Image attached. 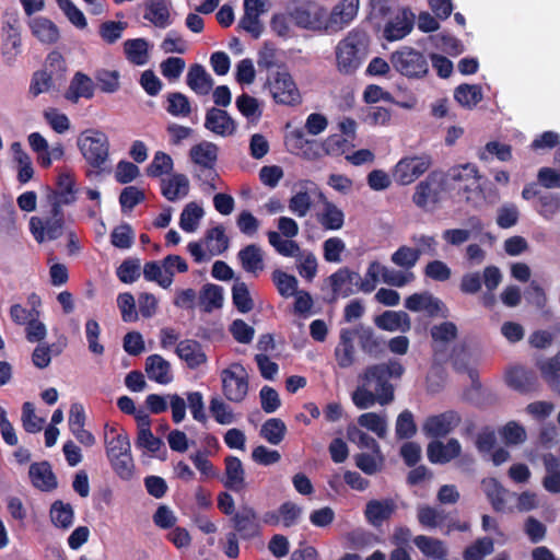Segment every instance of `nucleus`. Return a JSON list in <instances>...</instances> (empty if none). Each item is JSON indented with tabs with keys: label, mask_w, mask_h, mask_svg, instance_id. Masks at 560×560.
<instances>
[{
	"label": "nucleus",
	"mask_w": 560,
	"mask_h": 560,
	"mask_svg": "<svg viewBox=\"0 0 560 560\" xmlns=\"http://www.w3.org/2000/svg\"><path fill=\"white\" fill-rule=\"evenodd\" d=\"M108 462L113 471L119 479L129 481L133 478L136 472V465L131 453L124 456L121 455L114 457L108 459Z\"/></svg>",
	"instance_id": "nucleus-57"
},
{
	"label": "nucleus",
	"mask_w": 560,
	"mask_h": 560,
	"mask_svg": "<svg viewBox=\"0 0 560 560\" xmlns=\"http://www.w3.org/2000/svg\"><path fill=\"white\" fill-rule=\"evenodd\" d=\"M21 24L19 18H14L7 22V26H2V32L7 33V39L2 43V55H11L8 61H11L20 52L21 47Z\"/></svg>",
	"instance_id": "nucleus-42"
},
{
	"label": "nucleus",
	"mask_w": 560,
	"mask_h": 560,
	"mask_svg": "<svg viewBox=\"0 0 560 560\" xmlns=\"http://www.w3.org/2000/svg\"><path fill=\"white\" fill-rule=\"evenodd\" d=\"M358 423L375 433L380 439H384L387 433V423L384 417L375 412H366L358 418Z\"/></svg>",
	"instance_id": "nucleus-63"
},
{
	"label": "nucleus",
	"mask_w": 560,
	"mask_h": 560,
	"mask_svg": "<svg viewBox=\"0 0 560 560\" xmlns=\"http://www.w3.org/2000/svg\"><path fill=\"white\" fill-rule=\"evenodd\" d=\"M360 0H341L329 16L326 15V30L339 31L348 25L358 14Z\"/></svg>",
	"instance_id": "nucleus-20"
},
{
	"label": "nucleus",
	"mask_w": 560,
	"mask_h": 560,
	"mask_svg": "<svg viewBox=\"0 0 560 560\" xmlns=\"http://www.w3.org/2000/svg\"><path fill=\"white\" fill-rule=\"evenodd\" d=\"M199 305L202 312L211 313L223 305V289L213 283L205 284L199 292Z\"/></svg>",
	"instance_id": "nucleus-43"
},
{
	"label": "nucleus",
	"mask_w": 560,
	"mask_h": 560,
	"mask_svg": "<svg viewBox=\"0 0 560 560\" xmlns=\"http://www.w3.org/2000/svg\"><path fill=\"white\" fill-rule=\"evenodd\" d=\"M499 434L506 445H518L526 441V431L516 421H509L500 430Z\"/></svg>",
	"instance_id": "nucleus-62"
},
{
	"label": "nucleus",
	"mask_w": 560,
	"mask_h": 560,
	"mask_svg": "<svg viewBox=\"0 0 560 560\" xmlns=\"http://www.w3.org/2000/svg\"><path fill=\"white\" fill-rule=\"evenodd\" d=\"M145 372L151 381L166 385L172 382L171 365L160 354H151L145 360Z\"/></svg>",
	"instance_id": "nucleus-35"
},
{
	"label": "nucleus",
	"mask_w": 560,
	"mask_h": 560,
	"mask_svg": "<svg viewBox=\"0 0 560 560\" xmlns=\"http://www.w3.org/2000/svg\"><path fill=\"white\" fill-rule=\"evenodd\" d=\"M455 101L463 107L472 108L482 101V90L478 84H459L454 91Z\"/></svg>",
	"instance_id": "nucleus-46"
},
{
	"label": "nucleus",
	"mask_w": 560,
	"mask_h": 560,
	"mask_svg": "<svg viewBox=\"0 0 560 560\" xmlns=\"http://www.w3.org/2000/svg\"><path fill=\"white\" fill-rule=\"evenodd\" d=\"M360 0H341L329 16L326 15V30L339 31L348 25L358 14Z\"/></svg>",
	"instance_id": "nucleus-18"
},
{
	"label": "nucleus",
	"mask_w": 560,
	"mask_h": 560,
	"mask_svg": "<svg viewBox=\"0 0 560 560\" xmlns=\"http://www.w3.org/2000/svg\"><path fill=\"white\" fill-rule=\"evenodd\" d=\"M405 372L402 364L396 360L368 366L361 375L363 386L372 387L378 395V404L388 405L395 398V389L389 380L400 378Z\"/></svg>",
	"instance_id": "nucleus-2"
},
{
	"label": "nucleus",
	"mask_w": 560,
	"mask_h": 560,
	"mask_svg": "<svg viewBox=\"0 0 560 560\" xmlns=\"http://www.w3.org/2000/svg\"><path fill=\"white\" fill-rule=\"evenodd\" d=\"M205 127L211 132L222 137L231 136L236 130L234 119L226 110L217 107L207 110Z\"/></svg>",
	"instance_id": "nucleus-27"
},
{
	"label": "nucleus",
	"mask_w": 560,
	"mask_h": 560,
	"mask_svg": "<svg viewBox=\"0 0 560 560\" xmlns=\"http://www.w3.org/2000/svg\"><path fill=\"white\" fill-rule=\"evenodd\" d=\"M446 178L457 184L458 190L465 192L480 189L478 167L472 163L453 166L446 173Z\"/></svg>",
	"instance_id": "nucleus-15"
},
{
	"label": "nucleus",
	"mask_w": 560,
	"mask_h": 560,
	"mask_svg": "<svg viewBox=\"0 0 560 560\" xmlns=\"http://www.w3.org/2000/svg\"><path fill=\"white\" fill-rule=\"evenodd\" d=\"M271 279L281 296L289 298L296 293L299 282L293 275H289L281 269H275Z\"/></svg>",
	"instance_id": "nucleus-54"
},
{
	"label": "nucleus",
	"mask_w": 560,
	"mask_h": 560,
	"mask_svg": "<svg viewBox=\"0 0 560 560\" xmlns=\"http://www.w3.org/2000/svg\"><path fill=\"white\" fill-rule=\"evenodd\" d=\"M494 550V541L490 537L476 539L467 546L463 552L464 560H483L485 557L491 555Z\"/></svg>",
	"instance_id": "nucleus-52"
},
{
	"label": "nucleus",
	"mask_w": 560,
	"mask_h": 560,
	"mask_svg": "<svg viewBox=\"0 0 560 560\" xmlns=\"http://www.w3.org/2000/svg\"><path fill=\"white\" fill-rule=\"evenodd\" d=\"M232 302L235 308L243 314H246L254 308V301L250 296L247 284L238 279L232 287Z\"/></svg>",
	"instance_id": "nucleus-51"
},
{
	"label": "nucleus",
	"mask_w": 560,
	"mask_h": 560,
	"mask_svg": "<svg viewBox=\"0 0 560 560\" xmlns=\"http://www.w3.org/2000/svg\"><path fill=\"white\" fill-rule=\"evenodd\" d=\"M231 524L236 536L243 540H252L260 537L262 527L256 510L244 504L231 517Z\"/></svg>",
	"instance_id": "nucleus-10"
},
{
	"label": "nucleus",
	"mask_w": 560,
	"mask_h": 560,
	"mask_svg": "<svg viewBox=\"0 0 560 560\" xmlns=\"http://www.w3.org/2000/svg\"><path fill=\"white\" fill-rule=\"evenodd\" d=\"M413 544L421 553L432 559H441L448 557V550L444 541L425 535H418L413 538Z\"/></svg>",
	"instance_id": "nucleus-39"
},
{
	"label": "nucleus",
	"mask_w": 560,
	"mask_h": 560,
	"mask_svg": "<svg viewBox=\"0 0 560 560\" xmlns=\"http://www.w3.org/2000/svg\"><path fill=\"white\" fill-rule=\"evenodd\" d=\"M177 355L186 362L189 369H197L207 361L201 345L192 339H185L176 347Z\"/></svg>",
	"instance_id": "nucleus-33"
},
{
	"label": "nucleus",
	"mask_w": 560,
	"mask_h": 560,
	"mask_svg": "<svg viewBox=\"0 0 560 560\" xmlns=\"http://www.w3.org/2000/svg\"><path fill=\"white\" fill-rule=\"evenodd\" d=\"M395 433L398 440H409L416 435L417 424L410 410L405 409L398 415L395 424Z\"/></svg>",
	"instance_id": "nucleus-58"
},
{
	"label": "nucleus",
	"mask_w": 560,
	"mask_h": 560,
	"mask_svg": "<svg viewBox=\"0 0 560 560\" xmlns=\"http://www.w3.org/2000/svg\"><path fill=\"white\" fill-rule=\"evenodd\" d=\"M267 85L277 104L285 106H296L301 104V93L292 75L285 69L271 72L268 75Z\"/></svg>",
	"instance_id": "nucleus-6"
},
{
	"label": "nucleus",
	"mask_w": 560,
	"mask_h": 560,
	"mask_svg": "<svg viewBox=\"0 0 560 560\" xmlns=\"http://www.w3.org/2000/svg\"><path fill=\"white\" fill-rule=\"evenodd\" d=\"M28 476L32 485L40 491L50 492L58 487L57 477L47 460L31 464Z\"/></svg>",
	"instance_id": "nucleus-25"
},
{
	"label": "nucleus",
	"mask_w": 560,
	"mask_h": 560,
	"mask_svg": "<svg viewBox=\"0 0 560 560\" xmlns=\"http://www.w3.org/2000/svg\"><path fill=\"white\" fill-rule=\"evenodd\" d=\"M127 59L133 65H144L148 61V42L144 38L127 39L124 43Z\"/></svg>",
	"instance_id": "nucleus-50"
},
{
	"label": "nucleus",
	"mask_w": 560,
	"mask_h": 560,
	"mask_svg": "<svg viewBox=\"0 0 560 560\" xmlns=\"http://www.w3.org/2000/svg\"><path fill=\"white\" fill-rule=\"evenodd\" d=\"M166 112L174 117H186L191 112L189 98L180 92L167 94Z\"/></svg>",
	"instance_id": "nucleus-60"
},
{
	"label": "nucleus",
	"mask_w": 560,
	"mask_h": 560,
	"mask_svg": "<svg viewBox=\"0 0 560 560\" xmlns=\"http://www.w3.org/2000/svg\"><path fill=\"white\" fill-rule=\"evenodd\" d=\"M429 154L405 156L400 159L393 170V178L399 185H409L416 182L431 166Z\"/></svg>",
	"instance_id": "nucleus-8"
},
{
	"label": "nucleus",
	"mask_w": 560,
	"mask_h": 560,
	"mask_svg": "<svg viewBox=\"0 0 560 560\" xmlns=\"http://www.w3.org/2000/svg\"><path fill=\"white\" fill-rule=\"evenodd\" d=\"M51 523L62 529H68L72 526L74 521V511L70 503H65L61 500H56L49 510Z\"/></svg>",
	"instance_id": "nucleus-44"
},
{
	"label": "nucleus",
	"mask_w": 560,
	"mask_h": 560,
	"mask_svg": "<svg viewBox=\"0 0 560 560\" xmlns=\"http://www.w3.org/2000/svg\"><path fill=\"white\" fill-rule=\"evenodd\" d=\"M370 37L361 28L351 30L336 46L337 70L345 75H352L368 58Z\"/></svg>",
	"instance_id": "nucleus-1"
},
{
	"label": "nucleus",
	"mask_w": 560,
	"mask_h": 560,
	"mask_svg": "<svg viewBox=\"0 0 560 560\" xmlns=\"http://www.w3.org/2000/svg\"><path fill=\"white\" fill-rule=\"evenodd\" d=\"M537 368L549 387L556 389L560 383V351L552 358L538 362Z\"/></svg>",
	"instance_id": "nucleus-49"
},
{
	"label": "nucleus",
	"mask_w": 560,
	"mask_h": 560,
	"mask_svg": "<svg viewBox=\"0 0 560 560\" xmlns=\"http://www.w3.org/2000/svg\"><path fill=\"white\" fill-rule=\"evenodd\" d=\"M188 191L189 180L184 174H173L170 178L161 180V192L168 201L185 197Z\"/></svg>",
	"instance_id": "nucleus-38"
},
{
	"label": "nucleus",
	"mask_w": 560,
	"mask_h": 560,
	"mask_svg": "<svg viewBox=\"0 0 560 560\" xmlns=\"http://www.w3.org/2000/svg\"><path fill=\"white\" fill-rule=\"evenodd\" d=\"M189 158L199 167L215 165L218 160V147L212 142L202 141L191 147Z\"/></svg>",
	"instance_id": "nucleus-41"
},
{
	"label": "nucleus",
	"mask_w": 560,
	"mask_h": 560,
	"mask_svg": "<svg viewBox=\"0 0 560 560\" xmlns=\"http://www.w3.org/2000/svg\"><path fill=\"white\" fill-rule=\"evenodd\" d=\"M482 490L497 513H513L516 493L504 488L503 485L493 477L481 480Z\"/></svg>",
	"instance_id": "nucleus-11"
},
{
	"label": "nucleus",
	"mask_w": 560,
	"mask_h": 560,
	"mask_svg": "<svg viewBox=\"0 0 560 560\" xmlns=\"http://www.w3.org/2000/svg\"><path fill=\"white\" fill-rule=\"evenodd\" d=\"M462 446L458 440L450 439L446 444L440 441L430 442L428 445V458L433 464H445L458 457Z\"/></svg>",
	"instance_id": "nucleus-30"
},
{
	"label": "nucleus",
	"mask_w": 560,
	"mask_h": 560,
	"mask_svg": "<svg viewBox=\"0 0 560 560\" xmlns=\"http://www.w3.org/2000/svg\"><path fill=\"white\" fill-rule=\"evenodd\" d=\"M396 510L397 505L393 499H372L365 504L364 517L373 527H381L392 518Z\"/></svg>",
	"instance_id": "nucleus-22"
},
{
	"label": "nucleus",
	"mask_w": 560,
	"mask_h": 560,
	"mask_svg": "<svg viewBox=\"0 0 560 560\" xmlns=\"http://www.w3.org/2000/svg\"><path fill=\"white\" fill-rule=\"evenodd\" d=\"M413 26V13L408 9H402L393 19L387 21L383 28V37L387 42L400 40L411 33Z\"/></svg>",
	"instance_id": "nucleus-16"
},
{
	"label": "nucleus",
	"mask_w": 560,
	"mask_h": 560,
	"mask_svg": "<svg viewBox=\"0 0 560 560\" xmlns=\"http://www.w3.org/2000/svg\"><path fill=\"white\" fill-rule=\"evenodd\" d=\"M442 190V175L438 172H431L425 179L416 186L412 201L419 208H427L429 205H435L440 201Z\"/></svg>",
	"instance_id": "nucleus-12"
},
{
	"label": "nucleus",
	"mask_w": 560,
	"mask_h": 560,
	"mask_svg": "<svg viewBox=\"0 0 560 560\" xmlns=\"http://www.w3.org/2000/svg\"><path fill=\"white\" fill-rule=\"evenodd\" d=\"M285 144L291 153L303 154L311 158L312 148L316 142L314 140L306 139L302 129H295L287 136Z\"/></svg>",
	"instance_id": "nucleus-48"
},
{
	"label": "nucleus",
	"mask_w": 560,
	"mask_h": 560,
	"mask_svg": "<svg viewBox=\"0 0 560 560\" xmlns=\"http://www.w3.org/2000/svg\"><path fill=\"white\" fill-rule=\"evenodd\" d=\"M325 230H340L345 222L343 212L332 202H325L323 212L317 218Z\"/></svg>",
	"instance_id": "nucleus-47"
},
{
	"label": "nucleus",
	"mask_w": 560,
	"mask_h": 560,
	"mask_svg": "<svg viewBox=\"0 0 560 560\" xmlns=\"http://www.w3.org/2000/svg\"><path fill=\"white\" fill-rule=\"evenodd\" d=\"M173 160L171 155L163 151H158L154 154L152 162L147 167V175L149 177H161L164 174H170L173 170Z\"/></svg>",
	"instance_id": "nucleus-61"
},
{
	"label": "nucleus",
	"mask_w": 560,
	"mask_h": 560,
	"mask_svg": "<svg viewBox=\"0 0 560 560\" xmlns=\"http://www.w3.org/2000/svg\"><path fill=\"white\" fill-rule=\"evenodd\" d=\"M94 90L93 80L83 72H77L66 92V98L73 103H77L81 97L91 100L94 96Z\"/></svg>",
	"instance_id": "nucleus-34"
},
{
	"label": "nucleus",
	"mask_w": 560,
	"mask_h": 560,
	"mask_svg": "<svg viewBox=\"0 0 560 560\" xmlns=\"http://www.w3.org/2000/svg\"><path fill=\"white\" fill-rule=\"evenodd\" d=\"M360 0H341L329 16L326 15V30L339 31L348 25L358 14Z\"/></svg>",
	"instance_id": "nucleus-19"
},
{
	"label": "nucleus",
	"mask_w": 560,
	"mask_h": 560,
	"mask_svg": "<svg viewBox=\"0 0 560 560\" xmlns=\"http://www.w3.org/2000/svg\"><path fill=\"white\" fill-rule=\"evenodd\" d=\"M202 215L203 209L196 202L187 203L180 213V229L188 233L195 232Z\"/></svg>",
	"instance_id": "nucleus-56"
},
{
	"label": "nucleus",
	"mask_w": 560,
	"mask_h": 560,
	"mask_svg": "<svg viewBox=\"0 0 560 560\" xmlns=\"http://www.w3.org/2000/svg\"><path fill=\"white\" fill-rule=\"evenodd\" d=\"M264 0H244V14L238 22V27L246 31L255 39L259 38L264 25L259 19L264 13Z\"/></svg>",
	"instance_id": "nucleus-17"
},
{
	"label": "nucleus",
	"mask_w": 560,
	"mask_h": 560,
	"mask_svg": "<svg viewBox=\"0 0 560 560\" xmlns=\"http://www.w3.org/2000/svg\"><path fill=\"white\" fill-rule=\"evenodd\" d=\"M79 149L86 163L97 171H103L109 156L107 136L98 130H88L78 140Z\"/></svg>",
	"instance_id": "nucleus-3"
},
{
	"label": "nucleus",
	"mask_w": 560,
	"mask_h": 560,
	"mask_svg": "<svg viewBox=\"0 0 560 560\" xmlns=\"http://www.w3.org/2000/svg\"><path fill=\"white\" fill-rule=\"evenodd\" d=\"M32 34L44 44H55L59 39L57 25L47 18H34L30 22Z\"/></svg>",
	"instance_id": "nucleus-40"
},
{
	"label": "nucleus",
	"mask_w": 560,
	"mask_h": 560,
	"mask_svg": "<svg viewBox=\"0 0 560 560\" xmlns=\"http://www.w3.org/2000/svg\"><path fill=\"white\" fill-rule=\"evenodd\" d=\"M14 161L18 164V180L20 184L28 183L34 176V167L30 155L23 150L20 142L11 145Z\"/></svg>",
	"instance_id": "nucleus-45"
},
{
	"label": "nucleus",
	"mask_w": 560,
	"mask_h": 560,
	"mask_svg": "<svg viewBox=\"0 0 560 560\" xmlns=\"http://www.w3.org/2000/svg\"><path fill=\"white\" fill-rule=\"evenodd\" d=\"M104 444L107 459L131 453L130 441L125 430L108 423L104 427Z\"/></svg>",
	"instance_id": "nucleus-21"
},
{
	"label": "nucleus",
	"mask_w": 560,
	"mask_h": 560,
	"mask_svg": "<svg viewBox=\"0 0 560 560\" xmlns=\"http://www.w3.org/2000/svg\"><path fill=\"white\" fill-rule=\"evenodd\" d=\"M405 307L411 312L424 311L428 316L447 317L448 310L445 304L430 292L413 293L406 298Z\"/></svg>",
	"instance_id": "nucleus-14"
},
{
	"label": "nucleus",
	"mask_w": 560,
	"mask_h": 560,
	"mask_svg": "<svg viewBox=\"0 0 560 560\" xmlns=\"http://www.w3.org/2000/svg\"><path fill=\"white\" fill-rule=\"evenodd\" d=\"M222 393L231 401L240 404L248 394V374L245 368L235 363L221 372Z\"/></svg>",
	"instance_id": "nucleus-7"
},
{
	"label": "nucleus",
	"mask_w": 560,
	"mask_h": 560,
	"mask_svg": "<svg viewBox=\"0 0 560 560\" xmlns=\"http://www.w3.org/2000/svg\"><path fill=\"white\" fill-rule=\"evenodd\" d=\"M505 382L511 388L522 394L533 393L538 388L536 372L523 366L511 368L506 372Z\"/></svg>",
	"instance_id": "nucleus-24"
},
{
	"label": "nucleus",
	"mask_w": 560,
	"mask_h": 560,
	"mask_svg": "<svg viewBox=\"0 0 560 560\" xmlns=\"http://www.w3.org/2000/svg\"><path fill=\"white\" fill-rule=\"evenodd\" d=\"M287 433L285 423L279 418H270L261 427L260 435L270 444H280Z\"/></svg>",
	"instance_id": "nucleus-53"
},
{
	"label": "nucleus",
	"mask_w": 560,
	"mask_h": 560,
	"mask_svg": "<svg viewBox=\"0 0 560 560\" xmlns=\"http://www.w3.org/2000/svg\"><path fill=\"white\" fill-rule=\"evenodd\" d=\"M393 68L408 79H422L429 72V63L423 52L402 46L389 57Z\"/></svg>",
	"instance_id": "nucleus-4"
},
{
	"label": "nucleus",
	"mask_w": 560,
	"mask_h": 560,
	"mask_svg": "<svg viewBox=\"0 0 560 560\" xmlns=\"http://www.w3.org/2000/svg\"><path fill=\"white\" fill-rule=\"evenodd\" d=\"M143 277L147 281L156 282L160 287L167 289L173 283V279L165 275V271L158 261H148L143 267Z\"/></svg>",
	"instance_id": "nucleus-64"
},
{
	"label": "nucleus",
	"mask_w": 560,
	"mask_h": 560,
	"mask_svg": "<svg viewBox=\"0 0 560 560\" xmlns=\"http://www.w3.org/2000/svg\"><path fill=\"white\" fill-rule=\"evenodd\" d=\"M360 275L348 267L339 268L329 276L328 281L334 296H350L358 291Z\"/></svg>",
	"instance_id": "nucleus-23"
},
{
	"label": "nucleus",
	"mask_w": 560,
	"mask_h": 560,
	"mask_svg": "<svg viewBox=\"0 0 560 560\" xmlns=\"http://www.w3.org/2000/svg\"><path fill=\"white\" fill-rule=\"evenodd\" d=\"M375 325L386 331L407 332L411 328L409 315L404 311H385L374 319Z\"/></svg>",
	"instance_id": "nucleus-32"
},
{
	"label": "nucleus",
	"mask_w": 560,
	"mask_h": 560,
	"mask_svg": "<svg viewBox=\"0 0 560 560\" xmlns=\"http://www.w3.org/2000/svg\"><path fill=\"white\" fill-rule=\"evenodd\" d=\"M237 258L242 265V268L246 272L257 275L259 271L264 270L265 265L262 250L256 244H249L243 247L238 252Z\"/></svg>",
	"instance_id": "nucleus-37"
},
{
	"label": "nucleus",
	"mask_w": 560,
	"mask_h": 560,
	"mask_svg": "<svg viewBox=\"0 0 560 560\" xmlns=\"http://www.w3.org/2000/svg\"><path fill=\"white\" fill-rule=\"evenodd\" d=\"M30 232L39 244L48 241H56L63 235L66 219L63 210L56 206L47 217L34 215L28 222Z\"/></svg>",
	"instance_id": "nucleus-5"
},
{
	"label": "nucleus",
	"mask_w": 560,
	"mask_h": 560,
	"mask_svg": "<svg viewBox=\"0 0 560 560\" xmlns=\"http://www.w3.org/2000/svg\"><path fill=\"white\" fill-rule=\"evenodd\" d=\"M206 242L211 256L220 255L229 248V237L222 225L209 229L206 233Z\"/></svg>",
	"instance_id": "nucleus-55"
},
{
	"label": "nucleus",
	"mask_w": 560,
	"mask_h": 560,
	"mask_svg": "<svg viewBox=\"0 0 560 560\" xmlns=\"http://www.w3.org/2000/svg\"><path fill=\"white\" fill-rule=\"evenodd\" d=\"M360 349L368 355L378 358L385 351V340L372 327L359 325L353 328Z\"/></svg>",
	"instance_id": "nucleus-29"
},
{
	"label": "nucleus",
	"mask_w": 560,
	"mask_h": 560,
	"mask_svg": "<svg viewBox=\"0 0 560 560\" xmlns=\"http://www.w3.org/2000/svg\"><path fill=\"white\" fill-rule=\"evenodd\" d=\"M292 23L305 30H326V10L315 2H304L290 10Z\"/></svg>",
	"instance_id": "nucleus-9"
},
{
	"label": "nucleus",
	"mask_w": 560,
	"mask_h": 560,
	"mask_svg": "<svg viewBox=\"0 0 560 560\" xmlns=\"http://www.w3.org/2000/svg\"><path fill=\"white\" fill-rule=\"evenodd\" d=\"M186 81L187 85L199 95H207L213 86L211 75L199 63H195L189 68Z\"/></svg>",
	"instance_id": "nucleus-36"
},
{
	"label": "nucleus",
	"mask_w": 560,
	"mask_h": 560,
	"mask_svg": "<svg viewBox=\"0 0 560 560\" xmlns=\"http://www.w3.org/2000/svg\"><path fill=\"white\" fill-rule=\"evenodd\" d=\"M268 241L278 254L284 257H295L300 255V246L295 241L283 240L280 233L276 231L268 232Z\"/></svg>",
	"instance_id": "nucleus-59"
},
{
	"label": "nucleus",
	"mask_w": 560,
	"mask_h": 560,
	"mask_svg": "<svg viewBox=\"0 0 560 560\" xmlns=\"http://www.w3.org/2000/svg\"><path fill=\"white\" fill-rule=\"evenodd\" d=\"M462 421L458 412L447 410L439 415L430 416L423 423V432L430 438H444L451 433Z\"/></svg>",
	"instance_id": "nucleus-13"
},
{
	"label": "nucleus",
	"mask_w": 560,
	"mask_h": 560,
	"mask_svg": "<svg viewBox=\"0 0 560 560\" xmlns=\"http://www.w3.org/2000/svg\"><path fill=\"white\" fill-rule=\"evenodd\" d=\"M143 18L159 28H166L172 24L170 3L167 0H145Z\"/></svg>",
	"instance_id": "nucleus-31"
},
{
	"label": "nucleus",
	"mask_w": 560,
	"mask_h": 560,
	"mask_svg": "<svg viewBox=\"0 0 560 560\" xmlns=\"http://www.w3.org/2000/svg\"><path fill=\"white\" fill-rule=\"evenodd\" d=\"M354 338L355 330L353 328L340 329L339 342L335 348L334 355L338 366L341 369L350 368L355 361Z\"/></svg>",
	"instance_id": "nucleus-26"
},
{
	"label": "nucleus",
	"mask_w": 560,
	"mask_h": 560,
	"mask_svg": "<svg viewBox=\"0 0 560 560\" xmlns=\"http://www.w3.org/2000/svg\"><path fill=\"white\" fill-rule=\"evenodd\" d=\"M224 466L225 479L223 480V486L236 493L244 491L246 482L242 460L236 456L229 455L224 458Z\"/></svg>",
	"instance_id": "nucleus-28"
}]
</instances>
